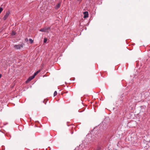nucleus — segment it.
I'll return each instance as SVG.
<instances>
[{
    "mask_svg": "<svg viewBox=\"0 0 150 150\" xmlns=\"http://www.w3.org/2000/svg\"><path fill=\"white\" fill-rule=\"evenodd\" d=\"M50 27H45L44 28L41 29L39 31L41 32L48 33L50 31Z\"/></svg>",
    "mask_w": 150,
    "mask_h": 150,
    "instance_id": "f257e3e1",
    "label": "nucleus"
},
{
    "mask_svg": "<svg viewBox=\"0 0 150 150\" xmlns=\"http://www.w3.org/2000/svg\"><path fill=\"white\" fill-rule=\"evenodd\" d=\"M24 45V43H22L21 44H18L17 45H15L14 46V48L15 49L19 50L23 47Z\"/></svg>",
    "mask_w": 150,
    "mask_h": 150,
    "instance_id": "f03ea898",
    "label": "nucleus"
},
{
    "mask_svg": "<svg viewBox=\"0 0 150 150\" xmlns=\"http://www.w3.org/2000/svg\"><path fill=\"white\" fill-rule=\"evenodd\" d=\"M10 13L9 11L7 12L6 13V14L5 15L4 17L3 18V20H5L9 16Z\"/></svg>",
    "mask_w": 150,
    "mask_h": 150,
    "instance_id": "7ed1b4c3",
    "label": "nucleus"
},
{
    "mask_svg": "<svg viewBox=\"0 0 150 150\" xmlns=\"http://www.w3.org/2000/svg\"><path fill=\"white\" fill-rule=\"evenodd\" d=\"M84 16L83 18H86L88 17V12L87 11L83 13Z\"/></svg>",
    "mask_w": 150,
    "mask_h": 150,
    "instance_id": "20e7f679",
    "label": "nucleus"
},
{
    "mask_svg": "<svg viewBox=\"0 0 150 150\" xmlns=\"http://www.w3.org/2000/svg\"><path fill=\"white\" fill-rule=\"evenodd\" d=\"M35 77V76L34 75L30 77L27 80L26 82L30 81L31 80H32L33 78H34Z\"/></svg>",
    "mask_w": 150,
    "mask_h": 150,
    "instance_id": "39448f33",
    "label": "nucleus"
},
{
    "mask_svg": "<svg viewBox=\"0 0 150 150\" xmlns=\"http://www.w3.org/2000/svg\"><path fill=\"white\" fill-rule=\"evenodd\" d=\"M60 3H59L58 4L55 6V9H58V8H59L60 7Z\"/></svg>",
    "mask_w": 150,
    "mask_h": 150,
    "instance_id": "423d86ee",
    "label": "nucleus"
},
{
    "mask_svg": "<svg viewBox=\"0 0 150 150\" xmlns=\"http://www.w3.org/2000/svg\"><path fill=\"white\" fill-rule=\"evenodd\" d=\"M40 70H39L38 71L34 74L33 75L35 76H36L38 73H39L40 72Z\"/></svg>",
    "mask_w": 150,
    "mask_h": 150,
    "instance_id": "0eeeda50",
    "label": "nucleus"
},
{
    "mask_svg": "<svg viewBox=\"0 0 150 150\" xmlns=\"http://www.w3.org/2000/svg\"><path fill=\"white\" fill-rule=\"evenodd\" d=\"M29 40L30 41V43H32L33 42V40L32 39H31V38L29 39Z\"/></svg>",
    "mask_w": 150,
    "mask_h": 150,
    "instance_id": "6e6552de",
    "label": "nucleus"
},
{
    "mask_svg": "<svg viewBox=\"0 0 150 150\" xmlns=\"http://www.w3.org/2000/svg\"><path fill=\"white\" fill-rule=\"evenodd\" d=\"M57 92L56 91H54V96H55L57 95Z\"/></svg>",
    "mask_w": 150,
    "mask_h": 150,
    "instance_id": "1a4fd4ad",
    "label": "nucleus"
},
{
    "mask_svg": "<svg viewBox=\"0 0 150 150\" xmlns=\"http://www.w3.org/2000/svg\"><path fill=\"white\" fill-rule=\"evenodd\" d=\"M101 148L100 147H98L97 148L94 150H101Z\"/></svg>",
    "mask_w": 150,
    "mask_h": 150,
    "instance_id": "9d476101",
    "label": "nucleus"
},
{
    "mask_svg": "<svg viewBox=\"0 0 150 150\" xmlns=\"http://www.w3.org/2000/svg\"><path fill=\"white\" fill-rule=\"evenodd\" d=\"M15 34H16V33L14 32L13 31L12 32V35H15Z\"/></svg>",
    "mask_w": 150,
    "mask_h": 150,
    "instance_id": "9b49d317",
    "label": "nucleus"
},
{
    "mask_svg": "<svg viewBox=\"0 0 150 150\" xmlns=\"http://www.w3.org/2000/svg\"><path fill=\"white\" fill-rule=\"evenodd\" d=\"M47 39L46 38H45L44 40V42L45 43L47 41Z\"/></svg>",
    "mask_w": 150,
    "mask_h": 150,
    "instance_id": "f8f14e48",
    "label": "nucleus"
},
{
    "mask_svg": "<svg viewBox=\"0 0 150 150\" xmlns=\"http://www.w3.org/2000/svg\"><path fill=\"white\" fill-rule=\"evenodd\" d=\"M2 75L1 74H0V78L1 77Z\"/></svg>",
    "mask_w": 150,
    "mask_h": 150,
    "instance_id": "ddd939ff",
    "label": "nucleus"
},
{
    "mask_svg": "<svg viewBox=\"0 0 150 150\" xmlns=\"http://www.w3.org/2000/svg\"><path fill=\"white\" fill-rule=\"evenodd\" d=\"M45 100H44L43 101V102H44V103H45Z\"/></svg>",
    "mask_w": 150,
    "mask_h": 150,
    "instance_id": "4468645a",
    "label": "nucleus"
},
{
    "mask_svg": "<svg viewBox=\"0 0 150 150\" xmlns=\"http://www.w3.org/2000/svg\"><path fill=\"white\" fill-rule=\"evenodd\" d=\"M45 104H46V102L45 103Z\"/></svg>",
    "mask_w": 150,
    "mask_h": 150,
    "instance_id": "2eb2a0df",
    "label": "nucleus"
}]
</instances>
